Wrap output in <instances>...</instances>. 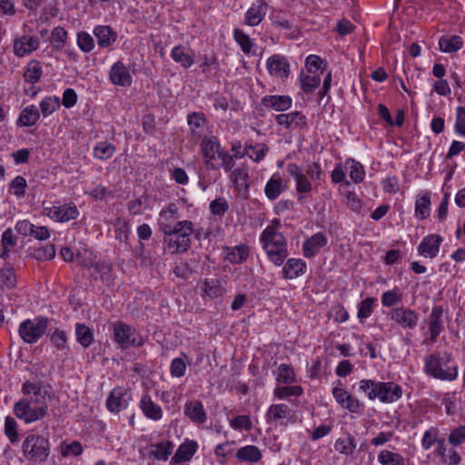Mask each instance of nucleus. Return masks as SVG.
Instances as JSON below:
<instances>
[{
	"mask_svg": "<svg viewBox=\"0 0 465 465\" xmlns=\"http://www.w3.org/2000/svg\"><path fill=\"white\" fill-rule=\"evenodd\" d=\"M22 393L26 397L14 405L15 415L25 423L43 419L48 410L47 391L40 384L25 381L22 386Z\"/></svg>",
	"mask_w": 465,
	"mask_h": 465,
	"instance_id": "f257e3e1",
	"label": "nucleus"
},
{
	"mask_svg": "<svg viewBox=\"0 0 465 465\" xmlns=\"http://www.w3.org/2000/svg\"><path fill=\"white\" fill-rule=\"evenodd\" d=\"M260 240L269 260L277 266L282 265L288 256L287 242L282 232L274 225H269Z\"/></svg>",
	"mask_w": 465,
	"mask_h": 465,
	"instance_id": "f03ea898",
	"label": "nucleus"
},
{
	"mask_svg": "<svg viewBox=\"0 0 465 465\" xmlns=\"http://www.w3.org/2000/svg\"><path fill=\"white\" fill-rule=\"evenodd\" d=\"M425 371L435 379L454 381L458 376V367L450 353L435 352L425 359Z\"/></svg>",
	"mask_w": 465,
	"mask_h": 465,
	"instance_id": "7ed1b4c3",
	"label": "nucleus"
},
{
	"mask_svg": "<svg viewBox=\"0 0 465 465\" xmlns=\"http://www.w3.org/2000/svg\"><path fill=\"white\" fill-rule=\"evenodd\" d=\"M194 232V225L191 221L184 220L176 223V227L170 232H165L163 242L166 250L172 253L187 252L192 244L191 235Z\"/></svg>",
	"mask_w": 465,
	"mask_h": 465,
	"instance_id": "20e7f679",
	"label": "nucleus"
},
{
	"mask_svg": "<svg viewBox=\"0 0 465 465\" xmlns=\"http://www.w3.org/2000/svg\"><path fill=\"white\" fill-rule=\"evenodd\" d=\"M360 391L364 392L370 400L378 398L382 402H393L402 395L401 386L390 381L381 382L372 380H362L360 381Z\"/></svg>",
	"mask_w": 465,
	"mask_h": 465,
	"instance_id": "39448f33",
	"label": "nucleus"
},
{
	"mask_svg": "<svg viewBox=\"0 0 465 465\" xmlns=\"http://www.w3.org/2000/svg\"><path fill=\"white\" fill-rule=\"evenodd\" d=\"M22 453L29 462L42 463L45 461L50 454L48 438L33 432L27 434L22 443Z\"/></svg>",
	"mask_w": 465,
	"mask_h": 465,
	"instance_id": "423d86ee",
	"label": "nucleus"
},
{
	"mask_svg": "<svg viewBox=\"0 0 465 465\" xmlns=\"http://www.w3.org/2000/svg\"><path fill=\"white\" fill-rule=\"evenodd\" d=\"M114 340L122 348L131 346L141 347L144 344L143 338L130 325L122 322L113 323Z\"/></svg>",
	"mask_w": 465,
	"mask_h": 465,
	"instance_id": "0eeeda50",
	"label": "nucleus"
},
{
	"mask_svg": "<svg viewBox=\"0 0 465 465\" xmlns=\"http://www.w3.org/2000/svg\"><path fill=\"white\" fill-rule=\"evenodd\" d=\"M48 321L45 317L25 320L19 326V335L26 343L36 342L45 332Z\"/></svg>",
	"mask_w": 465,
	"mask_h": 465,
	"instance_id": "6e6552de",
	"label": "nucleus"
},
{
	"mask_svg": "<svg viewBox=\"0 0 465 465\" xmlns=\"http://www.w3.org/2000/svg\"><path fill=\"white\" fill-rule=\"evenodd\" d=\"M201 150L204 165L208 170H217L219 167L214 163L215 156L222 152L221 144L216 136L203 137L201 143Z\"/></svg>",
	"mask_w": 465,
	"mask_h": 465,
	"instance_id": "1a4fd4ad",
	"label": "nucleus"
},
{
	"mask_svg": "<svg viewBox=\"0 0 465 465\" xmlns=\"http://www.w3.org/2000/svg\"><path fill=\"white\" fill-rule=\"evenodd\" d=\"M266 418L269 421H280V424L284 426H286L288 422H295L293 411L288 405L283 403L271 405L266 413Z\"/></svg>",
	"mask_w": 465,
	"mask_h": 465,
	"instance_id": "9d476101",
	"label": "nucleus"
},
{
	"mask_svg": "<svg viewBox=\"0 0 465 465\" xmlns=\"http://www.w3.org/2000/svg\"><path fill=\"white\" fill-rule=\"evenodd\" d=\"M390 318L402 328L414 329L418 323L419 315L413 310L398 307L391 311Z\"/></svg>",
	"mask_w": 465,
	"mask_h": 465,
	"instance_id": "9b49d317",
	"label": "nucleus"
},
{
	"mask_svg": "<svg viewBox=\"0 0 465 465\" xmlns=\"http://www.w3.org/2000/svg\"><path fill=\"white\" fill-rule=\"evenodd\" d=\"M178 219V207L175 203H170L163 208L159 214L158 220L159 228L163 233L170 232L171 230L174 229L176 223L179 222Z\"/></svg>",
	"mask_w": 465,
	"mask_h": 465,
	"instance_id": "f8f14e48",
	"label": "nucleus"
},
{
	"mask_svg": "<svg viewBox=\"0 0 465 465\" xmlns=\"http://www.w3.org/2000/svg\"><path fill=\"white\" fill-rule=\"evenodd\" d=\"M268 7L264 0H258L256 4H252L244 15V24L249 26L260 25L267 14Z\"/></svg>",
	"mask_w": 465,
	"mask_h": 465,
	"instance_id": "ddd939ff",
	"label": "nucleus"
},
{
	"mask_svg": "<svg viewBox=\"0 0 465 465\" xmlns=\"http://www.w3.org/2000/svg\"><path fill=\"white\" fill-rule=\"evenodd\" d=\"M443 309L441 306H434L428 318L430 331V342L434 343L440 332L443 331Z\"/></svg>",
	"mask_w": 465,
	"mask_h": 465,
	"instance_id": "4468645a",
	"label": "nucleus"
},
{
	"mask_svg": "<svg viewBox=\"0 0 465 465\" xmlns=\"http://www.w3.org/2000/svg\"><path fill=\"white\" fill-rule=\"evenodd\" d=\"M267 69L271 75L285 78L290 74V64L281 54H273L267 60Z\"/></svg>",
	"mask_w": 465,
	"mask_h": 465,
	"instance_id": "2eb2a0df",
	"label": "nucleus"
},
{
	"mask_svg": "<svg viewBox=\"0 0 465 465\" xmlns=\"http://www.w3.org/2000/svg\"><path fill=\"white\" fill-rule=\"evenodd\" d=\"M442 238L437 234H430L424 237L418 246L420 255L434 258L438 255Z\"/></svg>",
	"mask_w": 465,
	"mask_h": 465,
	"instance_id": "dca6fc26",
	"label": "nucleus"
},
{
	"mask_svg": "<svg viewBox=\"0 0 465 465\" xmlns=\"http://www.w3.org/2000/svg\"><path fill=\"white\" fill-rule=\"evenodd\" d=\"M78 215L79 212L74 203L54 205L49 210V216L61 223L74 220Z\"/></svg>",
	"mask_w": 465,
	"mask_h": 465,
	"instance_id": "f3484780",
	"label": "nucleus"
},
{
	"mask_svg": "<svg viewBox=\"0 0 465 465\" xmlns=\"http://www.w3.org/2000/svg\"><path fill=\"white\" fill-rule=\"evenodd\" d=\"M287 172L294 178L296 182V191L299 194L308 193L312 190V183L297 164L289 163L287 165Z\"/></svg>",
	"mask_w": 465,
	"mask_h": 465,
	"instance_id": "a211bd4d",
	"label": "nucleus"
},
{
	"mask_svg": "<svg viewBox=\"0 0 465 465\" xmlns=\"http://www.w3.org/2000/svg\"><path fill=\"white\" fill-rule=\"evenodd\" d=\"M275 121L279 125L283 126L287 130L302 128L306 125V117L298 111L277 114Z\"/></svg>",
	"mask_w": 465,
	"mask_h": 465,
	"instance_id": "6ab92c4d",
	"label": "nucleus"
},
{
	"mask_svg": "<svg viewBox=\"0 0 465 465\" xmlns=\"http://www.w3.org/2000/svg\"><path fill=\"white\" fill-rule=\"evenodd\" d=\"M328 241L322 232H317L307 239L302 247L303 255L306 258L314 257L320 250L327 244Z\"/></svg>",
	"mask_w": 465,
	"mask_h": 465,
	"instance_id": "aec40b11",
	"label": "nucleus"
},
{
	"mask_svg": "<svg viewBox=\"0 0 465 465\" xmlns=\"http://www.w3.org/2000/svg\"><path fill=\"white\" fill-rule=\"evenodd\" d=\"M171 57L174 62L180 64L182 67L187 69L194 64L195 54L190 48L179 45L173 48Z\"/></svg>",
	"mask_w": 465,
	"mask_h": 465,
	"instance_id": "412c9836",
	"label": "nucleus"
},
{
	"mask_svg": "<svg viewBox=\"0 0 465 465\" xmlns=\"http://www.w3.org/2000/svg\"><path fill=\"white\" fill-rule=\"evenodd\" d=\"M39 46V39L36 36L23 35L14 43V52L17 56H25L35 51Z\"/></svg>",
	"mask_w": 465,
	"mask_h": 465,
	"instance_id": "4be33fe9",
	"label": "nucleus"
},
{
	"mask_svg": "<svg viewBox=\"0 0 465 465\" xmlns=\"http://www.w3.org/2000/svg\"><path fill=\"white\" fill-rule=\"evenodd\" d=\"M173 443L167 440L153 443L150 445L151 450L148 454V458L160 461H166L173 453Z\"/></svg>",
	"mask_w": 465,
	"mask_h": 465,
	"instance_id": "5701e85b",
	"label": "nucleus"
},
{
	"mask_svg": "<svg viewBox=\"0 0 465 465\" xmlns=\"http://www.w3.org/2000/svg\"><path fill=\"white\" fill-rule=\"evenodd\" d=\"M110 79L113 84L121 86H130L132 84V76L122 62H116L111 68Z\"/></svg>",
	"mask_w": 465,
	"mask_h": 465,
	"instance_id": "b1692460",
	"label": "nucleus"
},
{
	"mask_svg": "<svg viewBox=\"0 0 465 465\" xmlns=\"http://www.w3.org/2000/svg\"><path fill=\"white\" fill-rule=\"evenodd\" d=\"M292 100L288 95H266L262 99V104L278 112H283L291 108Z\"/></svg>",
	"mask_w": 465,
	"mask_h": 465,
	"instance_id": "393cba45",
	"label": "nucleus"
},
{
	"mask_svg": "<svg viewBox=\"0 0 465 465\" xmlns=\"http://www.w3.org/2000/svg\"><path fill=\"white\" fill-rule=\"evenodd\" d=\"M196 450L197 443L194 441L181 444L171 459L170 465H178L189 461L196 452Z\"/></svg>",
	"mask_w": 465,
	"mask_h": 465,
	"instance_id": "a878e982",
	"label": "nucleus"
},
{
	"mask_svg": "<svg viewBox=\"0 0 465 465\" xmlns=\"http://www.w3.org/2000/svg\"><path fill=\"white\" fill-rule=\"evenodd\" d=\"M140 408L143 413L148 419L153 420H159L163 417L162 408L153 401L152 398L148 394L142 396L140 400Z\"/></svg>",
	"mask_w": 465,
	"mask_h": 465,
	"instance_id": "bb28decb",
	"label": "nucleus"
},
{
	"mask_svg": "<svg viewBox=\"0 0 465 465\" xmlns=\"http://www.w3.org/2000/svg\"><path fill=\"white\" fill-rule=\"evenodd\" d=\"M185 415L193 422L203 423L206 420V412L199 401H191L185 404Z\"/></svg>",
	"mask_w": 465,
	"mask_h": 465,
	"instance_id": "cd10ccee",
	"label": "nucleus"
},
{
	"mask_svg": "<svg viewBox=\"0 0 465 465\" xmlns=\"http://www.w3.org/2000/svg\"><path fill=\"white\" fill-rule=\"evenodd\" d=\"M306 263L302 259L291 258L282 268L283 277L294 279L304 273Z\"/></svg>",
	"mask_w": 465,
	"mask_h": 465,
	"instance_id": "c85d7f7f",
	"label": "nucleus"
},
{
	"mask_svg": "<svg viewBox=\"0 0 465 465\" xmlns=\"http://www.w3.org/2000/svg\"><path fill=\"white\" fill-rule=\"evenodd\" d=\"M94 34L97 38L100 47H108L115 42L117 35L108 25H98L94 28Z\"/></svg>",
	"mask_w": 465,
	"mask_h": 465,
	"instance_id": "c756f323",
	"label": "nucleus"
},
{
	"mask_svg": "<svg viewBox=\"0 0 465 465\" xmlns=\"http://www.w3.org/2000/svg\"><path fill=\"white\" fill-rule=\"evenodd\" d=\"M285 188L284 181L279 175H272L265 185L264 193L268 199L275 200Z\"/></svg>",
	"mask_w": 465,
	"mask_h": 465,
	"instance_id": "7c9ffc66",
	"label": "nucleus"
},
{
	"mask_svg": "<svg viewBox=\"0 0 465 465\" xmlns=\"http://www.w3.org/2000/svg\"><path fill=\"white\" fill-rule=\"evenodd\" d=\"M206 117L203 113L193 112L187 115V123L190 127V135L193 140H198L201 138V134L198 129L203 127L206 124Z\"/></svg>",
	"mask_w": 465,
	"mask_h": 465,
	"instance_id": "2f4dec72",
	"label": "nucleus"
},
{
	"mask_svg": "<svg viewBox=\"0 0 465 465\" xmlns=\"http://www.w3.org/2000/svg\"><path fill=\"white\" fill-rule=\"evenodd\" d=\"M235 457L239 461L256 463L261 460L262 455L257 446L247 445L240 448Z\"/></svg>",
	"mask_w": 465,
	"mask_h": 465,
	"instance_id": "473e14b6",
	"label": "nucleus"
},
{
	"mask_svg": "<svg viewBox=\"0 0 465 465\" xmlns=\"http://www.w3.org/2000/svg\"><path fill=\"white\" fill-rule=\"evenodd\" d=\"M0 289L13 290L16 287L17 280L13 265L6 262L0 269Z\"/></svg>",
	"mask_w": 465,
	"mask_h": 465,
	"instance_id": "72a5a7b5",
	"label": "nucleus"
},
{
	"mask_svg": "<svg viewBox=\"0 0 465 465\" xmlns=\"http://www.w3.org/2000/svg\"><path fill=\"white\" fill-rule=\"evenodd\" d=\"M202 289L203 294L210 299L222 297L225 292L219 279H205Z\"/></svg>",
	"mask_w": 465,
	"mask_h": 465,
	"instance_id": "f704fd0d",
	"label": "nucleus"
},
{
	"mask_svg": "<svg viewBox=\"0 0 465 465\" xmlns=\"http://www.w3.org/2000/svg\"><path fill=\"white\" fill-rule=\"evenodd\" d=\"M16 242L17 238L15 236L13 230L11 228L6 229L1 237L2 250L0 258L7 260L10 256L11 249L16 245Z\"/></svg>",
	"mask_w": 465,
	"mask_h": 465,
	"instance_id": "c9c22d12",
	"label": "nucleus"
},
{
	"mask_svg": "<svg viewBox=\"0 0 465 465\" xmlns=\"http://www.w3.org/2000/svg\"><path fill=\"white\" fill-rule=\"evenodd\" d=\"M439 45L440 51L444 53H454L462 48L463 41L458 35H444L440 38Z\"/></svg>",
	"mask_w": 465,
	"mask_h": 465,
	"instance_id": "e433bc0d",
	"label": "nucleus"
},
{
	"mask_svg": "<svg viewBox=\"0 0 465 465\" xmlns=\"http://www.w3.org/2000/svg\"><path fill=\"white\" fill-rule=\"evenodd\" d=\"M124 392L121 388L113 390L106 401V407L112 412H118L126 407L125 401L123 400Z\"/></svg>",
	"mask_w": 465,
	"mask_h": 465,
	"instance_id": "4c0bfd02",
	"label": "nucleus"
},
{
	"mask_svg": "<svg viewBox=\"0 0 465 465\" xmlns=\"http://www.w3.org/2000/svg\"><path fill=\"white\" fill-rule=\"evenodd\" d=\"M40 118L38 108L35 105H29L23 109L17 124L22 126H32Z\"/></svg>",
	"mask_w": 465,
	"mask_h": 465,
	"instance_id": "58836bf2",
	"label": "nucleus"
},
{
	"mask_svg": "<svg viewBox=\"0 0 465 465\" xmlns=\"http://www.w3.org/2000/svg\"><path fill=\"white\" fill-rule=\"evenodd\" d=\"M232 181L234 183L235 188L240 193H246L248 190V171L245 167L236 168L232 172Z\"/></svg>",
	"mask_w": 465,
	"mask_h": 465,
	"instance_id": "ea45409f",
	"label": "nucleus"
},
{
	"mask_svg": "<svg viewBox=\"0 0 465 465\" xmlns=\"http://www.w3.org/2000/svg\"><path fill=\"white\" fill-rule=\"evenodd\" d=\"M249 253V247L245 244H241L232 248L231 251L227 253L226 259L231 263L240 264L248 259Z\"/></svg>",
	"mask_w": 465,
	"mask_h": 465,
	"instance_id": "a19ab883",
	"label": "nucleus"
},
{
	"mask_svg": "<svg viewBox=\"0 0 465 465\" xmlns=\"http://www.w3.org/2000/svg\"><path fill=\"white\" fill-rule=\"evenodd\" d=\"M276 381L279 384H292L296 381V374L292 366L282 363L276 371Z\"/></svg>",
	"mask_w": 465,
	"mask_h": 465,
	"instance_id": "79ce46f5",
	"label": "nucleus"
},
{
	"mask_svg": "<svg viewBox=\"0 0 465 465\" xmlns=\"http://www.w3.org/2000/svg\"><path fill=\"white\" fill-rule=\"evenodd\" d=\"M77 341L84 348L89 347L94 341L92 330L84 323H77L75 327Z\"/></svg>",
	"mask_w": 465,
	"mask_h": 465,
	"instance_id": "37998d69",
	"label": "nucleus"
},
{
	"mask_svg": "<svg viewBox=\"0 0 465 465\" xmlns=\"http://www.w3.org/2000/svg\"><path fill=\"white\" fill-rule=\"evenodd\" d=\"M355 448V439L351 434H348L346 438H339L334 444L335 450L345 455L352 454Z\"/></svg>",
	"mask_w": 465,
	"mask_h": 465,
	"instance_id": "c03bdc74",
	"label": "nucleus"
},
{
	"mask_svg": "<svg viewBox=\"0 0 465 465\" xmlns=\"http://www.w3.org/2000/svg\"><path fill=\"white\" fill-rule=\"evenodd\" d=\"M114 153V145L107 142H100L94 148V156L102 161L110 159Z\"/></svg>",
	"mask_w": 465,
	"mask_h": 465,
	"instance_id": "a18cd8bd",
	"label": "nucleus"
},
{
	"mask_svg": "<svg viewBox=\"0 0 465 465\" xmlns=\"http://www.w3.org/2000/svg\"><path fill=\"white\" fill-rule=\"evenodd\" d=\"M302 392L303 390L299 385L277 386L273 390V395L280 400H283L291 396L299 397L302 394Z\"/></svg>",
	"mask_w": 465,
	"mask_h": 465,
	"instance_id": "49530a36",
	"label": "nucleus"
},
{
	"mask_svg": "<svg viewBox=\"0 0 465 465\" xmlns=\"http://www.w3.org/2000/svg\"><path fill=\"white\" fill-rule=\"evenodd\" d=\"M378 461L381 465H404V459L401 454L387 450L379 453Z\"/></svg>",
	"mask_w": 465,
	"mask_h": 465,
	"instance_id": "de8ad7c7",
	"label": "nucleus"
},
{
	"mask_svg": "<svg viewBox=\"0 0 465 465\" xmlns=\"http://www.w3.org/2000/svg\"><path fill=\"white\" fill-rule=\"evenodd\" d=\"M41 75L42 67L40 63L35 60L31 61L24 73L25 80L28 83L35 84L39 81Z\"/></svg>",
	"mask_w": 465,
	"mask_h": 465,
	"instance_id": "09e8293b",
	"label": "nucleus"
},
{
	"mask_svg": "<svg viewBox=\"0 0 465 465\" xmlns=\"http://www.w3.org/2000/svg\"><path fill=\"white\" fill-rule=\"evenodd\" d=\"M430 197L429 194H424L420 197L415 203V215L420 219H426L430 215Z\"/></svg>",
	"mask_w": 465,
	"mask_h": 465,
	"instance_id": "8fccbe9b",
	"label": "nucleus"
},
{
	"mask_svg": "<svg viewBox=\"0 0 465 465\" xmlns=\"http://www.w3.org/2000/svg\"><path fill=\"white\" fill-rule=\"evenodd\" d=\"M346 165L349 169V175L354 183H358L363 181L365 171L359 162L350 159L346 162Z\"/></svg>",
	"mask_w": 465,
	"mask_h": 465,
	"instance_id": "3c124183",
	"label": "nucleus"
},
{
	"mask_svg": "<svg viewBox=\"0 0 465 465\" xmlns=\"http://www.w3.org/2000/svg\"><path fill=\"white\" fill-rule=\"evenodd\" d=\"M233 38L236 41V43L241 46V49L244 54H248L251 53L253 47V43L252 42L248 35H246L242 30L235 28L233 30Z\"/></svg>",
	"mask_w": 465,
	"mask_h": 465,
	"instance_id": "603ef678",
	"label": "nucleus"
},
{
	"mask_svg": "<svg viewBox=\"0 0 465 465\" xmlns=\"http://www.w3.org/2000/svg\"><path fill=\"white\" fill-rule=\"evenodd\" d=\"M5 433L12 444L18 442V440H19L18 425L13 417L7 416L5 418Z\"/></svg>",
	"mask_w": 465,
	"mask_h": 465,
	"instance_id": "864d4df0",
	"label": "nucleus"
},
{
	"mask_svg": "<svg viewBox=\"0 0 465 465\" xmlns=\"http://www.w3.org/2000/svg\"><path fill=\"white\" fill-rule=\"evenodd\" d=\"M301 85L304 93H312L321 84L320 75L302 74Z\"/></svg>",
	"mask_w": 465,
	"mask_h": 465,
	"instance_id": "5fc2aeb1",
	"label": "nucleus"
},
{
	"mask_svg": "<svg viewBox=\"0 0 465 465\" xmlns=\"http://www.w3.org/2000/svg\"><path fill=\"white\" fill-rule=\"evenodd\" d=\"M376 302L377 300L373 297H368L361 302L358 311V318L361 322L371 315Z\"/></svg>",
	"mask_w": 465,
	"mask_h": 465,
	"instance_id": "6e6d98bb",
	"label": "nucleus"
},
{
	"mask_svg": "<svg viewBox=\"0 0 465 465\" xmlns=\"http://www.w3.org/2000/svg\"><path fill=\"white\" fill-rule=\"evenodd\" d=\"M27 187L26 180L23 176H16L13 179L9 185L10 193L15 194L18 198L25 195V189Z\"/></svg>",
	"mask_w": 465,
	"mask_h": 465,
	"instance_id": "4d7b16f0",
	"label": "nucleus"
},
{
	"mask_svg": "<svg viewBox=\"0 0 465 465\" xmlns=\"http://www.w3.org/2000/svg\"><path fill=\"white\" fill-rule=\"evenodd\" d=\"M60 108V100L58 97H45L40 103L42 114L46 117Z\"/></svg>",
	"mask_w": 465,
	"mask_h": 465,
	"instance_id": "13d9d810",
	"label": "nucleus"
},
{
	"mask_svg": "<svg viewBox=\"0 0 465 465\" xmlns=\"http://www.w3.org/2000/svg\"><path fill=\"white\" fill-rule=\"evenodd\" d=\"M77 45L79 48L84 52L89 53L94 47V42L93 37L86 32H79L77 35Z\"/></svg>",
	"mask_w": 465,
	"mask_h": 465,
	"instance_id": "bf43d9fd",
	"label": "nucleus"
},
{
	"mask_svg": "<svg viewBox=\"0 0 465 465\" xmlns=\"http://www.w3.org/2000/svg\"><path fill=\"white\" fill-rule=\"evenodd\" d=\"M34 258L40 261L52 260L55 256V248L53 244L35 249L33 253Z\"/></svg>",
	"mask_w": 465,
	"mask_h": 465,
	"instance_id": "052dcab7",
	"label": "nucleus"
},
{
	"mask_svg": "<svg viewBox=\"0 0 465 465\" xmlns=\"http://www.w3.org/2000/svg\"><path fill=\"white\" fill-rule=\"evenodd\" d=\"M248 151L251 158L255 162H260L268 153L269 147L264 143H257L255 145L249 146Z\"/></svg>",
	"mask_w": 465,
	"mask_h": 465,
	"instance_id": "680f3d73",
	"label": "nucleus"
},
{
	"mask_svg": "<svg viewBox=\"0 0 465 465\" xmlns=\"http://www.w3.org/2000/svg\"><path fill=\"white\" fill-rule=\"evenodd\" d=\"M230 425L235 430L243 429L246 431H250L252 428V420L247 415L236 416L232 420H231Z\"/></svg>",
	"mask_w": 465,
	"mask_h": 465,
	"instance_id": "e2e57ef3",
	"label": "nucleus"
},
{
	"mask_svg": "<svg viewBox=\"0 0 465 465\" xmlns=\"http://www.w3.org/2000/svg\"><path fill=\"white\" fill-rule=\"evenodd\" d=\"M449 442L453 446H459L465 440V426L460 425L453 429L448 438Z\"/></svg>",
	"mask_w": 465,
	"mask_h": 465,
	"instance_id": "0e129e2a",
	"label": "nucleus"
},
{
	"mask_svg": "<svg viewBox=\"0 0 465 465\" xmlns=\"http://www.w3.org/2000/svg\"><path fill=\"white\" fill-rule=\"evenodd\" d=\"M228 209L229 205L224 198H217L210 203V211L213 215L223 216Z\"/></svg>",
	"mask_w": 465,
	"mask_h": 465,
	"instance_id": "69168bd1",
	"label": "nucleus"
},
{
	"mask_svg": "<svg viewBox=\"0 0 465 465\" xmlns=\"http://www.w3.org/2000/svg\"><path fill=\"white\" fill-rule=\"evenodd\" d=\"M51 342L58 350L65 349L67 342V336L64 331L56 329L50 336Z\"/></svg>",
	"mask_w": 465,
	"mask_h": 465,
	"instance_id": "338daca9",
	"label": "nucleus"
},
{
	"mask_svg": "<svg viewBox=\"0 0 465 465\" xmlns=\"http://www.w3.org/2000/svg\"><path fill=\"white\" fill-rule=\"evenodd\" d=\"M186 363L183 358H175L172 361L170 372L173 377L180 378L185 374Z\"/></svg>",
	"mask_w": 465,
	"mask_h": 465,
	"instance_id": "774afa93",
	"label": "nucleus"
}]
</instances>
